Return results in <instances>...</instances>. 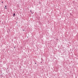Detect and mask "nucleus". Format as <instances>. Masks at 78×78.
Listing matches in <instances>:
<instances>
[{
    "instance_id": "1",
    "label": "nucleus",
    "mask_w": 78,
    "mask_h": 78,
    "mask_svg": "<svg viewBox=\"0 0 78 78\" xmlns=\"http://www.w3.org/2000/svg\"><path fill=\"white\" fill-rule=\"evenodd\" d=\"M13 17H15V16H16V14H15V13H13Z\"/></svg>"
},
{
    "instance_id": "2",
    "label": "nucleus",
    "mask_w": 78,
    "mask_h": 78,
    "mask_svg": "<svg viewBox=\"0 0 78 78\" xmlns=\"http://www.w3.org/2000/svg\"><path fill=\"white\" fill-rule=\"evenodd\" d=\"M30 12H31V13H32V14H33V13H32V11H31V10H30Z\"/></svg>"
},
{
    "instance_id": "3",
    "label": "nucleus",
    "mask_w": 78,
    "mask_h": 78,
    "mask_svg": "<svg viewBox=\"0 0 78 78\" xmlns=\"http://www.w3.org/2000/svg\"><path fill=\"white\" fill-rule=\"evenodd\" d=\"M5 9H7V8H6V7H5Z\"/></svg>"
},
{
    "instance_id": "4",
    "label": "nucleus",
    "mask_w": 78,
    "mask_h": 78,
    "mask_svg": "<svg viewBox=\"0 0 78 78\" xmlns=\"http://www.w3.org/2000/svg\"><path fill=\"white\" fill-rule=\"evenodd\" d=\"M2 3H3V2H2Z\"/></svg>"
},
{
    "instance_id": "5",
    "label": "nucleus",
    "mask_w": 78,
    "mask_h": 78,
    "mask_svg": "<svg viewBox=\"0 0 78 78\" xmlns=\"http://www.w3.org/2000/svg\"><path fill=\"white\" fill-rule=\"evenodd\" d=\"M5 7H6V5H5Z\"/></svg>"
},
{
    "instance_id": "6",
    "label": "nucleus",
    "mask_w": 78,
    "mask_h": 78,
    "mask_svg": "<svg viewBox=\"0 0 78 78\" xmlns=\"http://www.w3.org/2000/svg\"><path fill=\"white\" fill-rule=\"evenodd\" d=\"M23 30V31H25V30Z\"/></svg>"
},
{
    "instance_id": "7",
    "label": "nucleus",
    "mask_w": 78,
    "mask_h": 78,
    "mask_svg": "<svg viewBox=\"0 0 78 78\" xmlns=\"http://www.w3.org/2000/svg\"><path fill=\"white\" fill-rule=\"evenodd\" d=\"M35 64H36V63H35Z\"/></svg>"
},
{
    "instance_id": "8",
    "label": "nucleus",
    "mask_w": 78,
    "mask_h": 78,
    "mask_svg": "<svg viewBox=\"0 0 78 78\" xmlns=\"http://www.w3.org/2000/svg\"><path fill=\"white\" fill-rule=\"evenodd\" d=\"M39 3H40V4H41V2H40Z\"/></svg>"
}]
</instances>
